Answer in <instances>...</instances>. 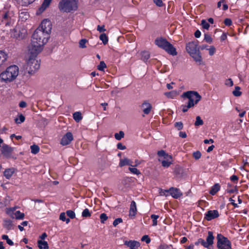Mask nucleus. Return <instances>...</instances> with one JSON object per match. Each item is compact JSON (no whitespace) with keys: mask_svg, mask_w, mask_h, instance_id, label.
<instances>
[{"mask_svg":"<svg viewBox=\"0 0 249 249\" xmlns=\"http://www.w3.org/2000/svg\"><path fill=\"white\" fill-rule=\"evenodd\" d=\"M49 35L36 29L32 35L31 44L28 46L30 53L38 54L42 50V47L47 42Z\"/></svg>","mask_w":249,"mask_h":249,"instance_id":"nucleus-1","label":"nucleus"},{"mask_svg":"<svg viewBox=\"0 0 249 249\" xmlns=\"http://www.w3.org/2000/svg\"><path fill=\"white\" fill-rule=\"evenodd\" d=\"M18 67L15 65H12L2 71L0 74V79L1 81L6 83L14 81L18 75Z\"/></svg>","mask_w":249,"mask_h":249,"instance_id":"nucleus-2","label":"nucleus"},{"mask_svg":"<svg viewBox=\"0 0 249 249\" xmlns=\"http://www.w3.org/2000/svg\"><path fill=\"white\" fill-rule=\"evenodd\" d=\"M28 53L29 56L25 66V71L29 74L32 75L39 69L40 63L36 59V57L38 54H35L33 53H30L29 51Z\"/></svg>","mask_w":249,"mask_h":249,"instance_id":"nucleus-3","label":"nucleus"},{"mask_svg":"<svg viewBox=\"0 0 249 249\" xmlns=\"http://www.w3.org/2000/svg\"><path fill=\"white\" fill-rule=\"evenodd\" d=\"M78 3V0H61L58 7L61 11L69 13L77 10Z\"/></svg>","mask_w":249,"mask_h":249,"instance_id":"nucleus-4","label":"nucleus"},{"mask_svg":"<svg viewBox=\"0 0 249 249\" xmlns=\"http://www.w3.org/2000/svg\"><path fill=\"white\" fill-rule=\"evenodd\" d=\"M155 43L159 47L163 49L168 53L172 55H176L177 53L176 48L166 39L158 38L155 40Z\"/></svg>","mask_w":249,"mask_h":249,"instance_id":"nucleus-5","label":"nucleus"},{"mask_svg":"<svg viewBox=\"0 0 249 249\" xmlns=\"http://www.w3.org/2000/svg\"><path fill=\"white\" fill-rule=\"evenodd\" d=\"M181 97L187 98L189 100L188 103L193 105V107L196 105L201 99V96L198 93L195 91L185 92L182 94Z\"/></svg>","mask_w":249,"mask_h":249,"instance_id":"nucleus-6","label":"nucleus"},{"mask_svg":"<svg viewBox=\"0 0 249 249\" xmlns=\"http://www.w3.org/2000/svg\"><path fill=\"white\" fill-rule=\"evenodd\" d=\"M217 247L218 249H231V242L221 234L217 235Z\"/></svg>","mask_w":249,"mask_h":249,"instance_id":"nucleus-7","label":"nucleus"},{"mask_svg":"<svg viewBox=\"0 0 249 249\" xmlns=\"http://www.w3.org/2000/svg\"><path fill=\"white\" fill-rule=\"evenodd\" d=\"M16 207L8 208L6 209V213L12 218L16 219H23L24 217V213L19 211H16Z\"/></svg>","mask_w":249,"mask_h":249,"instance_id":"nucleus-8","label":"nucleus"},{"mask_svg":"<svg viewBox=\"0 0 249 249\" xmlns=\"http://www.w3.org/2000/svg\"><path fill=\"white\" fill-rule=\"evenodd\" d=\"M37 29L49 35L52 29L51 22L48 19H44Z\"/></svg>","mask_w":249,"mask_h":249,"instance_id":"nucleus-9","label":"nucleus"},{"mask_svg":"<svg viewBox=\"0 0 249 249\" xmlns=\"http://www.w3.org/2000/svg\"><path fill=\"white\" fill-rule=\"evenodd\" d=\"M14 15L12 12L8 11L3 14L2 22L6 26L10 25L14 22Z\"/></svg>","mask_w":249,"mask_h":249,"instance_id":"nucleus-10","label":"nucleus"},{"mask_svg":"<svg viewBox=\"0 0 249 249\" xmlns=\"http://www.w3.org/2000/svg\"><path fill=\"white\" fill-rule=\"evenodd\" d=\"M197 41H192L187 44L186 49L187 52L189 54H192L195 52H196L198 50L197 47L198 46Z\"/></svg>","mask_w":249,"mask_h":249,"instance_id":"nucleus-11","label":"nucleus"},{"mask_svg":"<svg viewBox=\"0 0 249 249\" xmlns=\"http://www.w3.org/2000/svg\"><path fill=\"white\" fill-rule=\"evenodd\" d=\"M73 137L71 132H67L62 138L60 144L63 146L67 145L73 140Z\"/></svg>","mask_w":249,"mask_h":249,"instance_id":"nucleus-12","label":"nucleus"},{"mask_svg":"<svg viewBox=\"0 0 249 249\" xmlns=\"http://www.w3.org/2000/svg\"><path fill=\"white\" fill-rule=\"evenodd\" d=\"M219 215V213L217 210H209L206 213L205 218L208 221H210L218 217Z\"/></svg>","mask_w":249,"mask_h":249,"instance_id":"nucleus-13","label":"nucleus"},{"mask_svg":"<svg viewBox=\"0 0 249 249\" xmlns=\"http://www.w3.org/2000/svg\"><path fill=\"white\" fill-rule=\"evenodd\" d=\"M22 32H21L20 30H18V29H14L12 30L11 32V36L15 37V38H23L25 36V31L23 30H22Z\"/></svg>","mask_w":249,"mask_h":249,"instance_id":"nucleus-14","label":"nucleus"},{"mask_svg":"<svg viewBox=\"0 0 249 249\" xmlns=\"http://www.w3.org/2000/svg\"><path fill=\"white\" fill-rule=\"evenodd\" d=\"M141 107L144 114L146 115L150 113L152 108V105L147 101H144L142 104Z\"/></svg>","mask_w":249,"mask_h":249,"instance_id":"nucleus-15","label":"nucleus"},{"mask_svg":"<svg viewBox=\"0 0 249 249\" xmlns=\"http://www.w3.org/2000/svg\"><path fill=\"white\" fill-rule=\"evenodd\" d=\"M8 57V54L7 53L0 51V68L6 64Z\"/></svg>","mask_w":249,"mask_h":249,"instance_id":"nucleus-16","label":"nucleus"},{"mask_svg":"<svg viewBox=\"0 0 249 249\" xmlns=\"http://www.w3.org/2000/svg\"><path fill=\"white\" fill-rule=\"evenodd\" d=\"M137 210L136 202L134 201H132L129 212V217L131 218H134L137 213Z\"/></svg>","mask_w":249,"mask_h":249,"instance_id":"nucleus-17","label":"nucleus"},{"mask_svg":"<svg viewBox=\"0 0 249 249\" xmlns=\"http://www.w3.org/2000/svg\"><path fill=\"white\" fill-rule=\"evenodd\" d=\"M13 150V148L7 144H3L1 147L2 154L5 156H9Z\"/></svg>","mask_w":249,"mask_h":249,"instance_id":"nucleus-18","label":"nucleus"},{"mask_svg":"<svg viewBox=\"0 0 249 249\" xmlns=\"http://www.w3.org/2000/svg\"><path fill=\"white\" fill-rule=\"evenodd\" d=\"M124 245L129 247L130 249H138L140 246V243L135 240L125 241Z\"/></svg>","mask_w":249,"mask_h":249,"instance_id":"nucleus-19","label":"nucleus"},{"mask_svg":"<svg viewBox=\"0 0 249 249\" xmlns=\"http://www.w3.org/2000/svg\"><path fill=\"white\" fill-rule=\"evenodd\" d=\"M169 193L174 198H178L182 195L180 190L176 188L171 187L169 189Z\"/></svg>","mask_w":249,"mask_h":249,"instance_id":"nucleus-20","label":"nucleus"},{"mask_svg":"<svg viewBox=\"0 0 249 249\" xmlns=\"http://www.w3.org/2000/svg\"><path fill=\"white\" fill-rule=\"evenodd\" d=\"M161 161L162 166L164 167H168L172 163V157L171 156H166V158L163 159H159Z\"/></svg>","mask_w":249,"mask_h":249,"instance_id":"nucleus-21","label":"nucleus"},{"mask_svg":"<svg viewBox=\"0 0 249 249\" xmlns=\"http://www.w3.org/2000/svg\"><path fill=\"white\" fill-rule=\"evenodd\" d=\"M214 236H213L212 231H209L208 236L206 238V241H205V248H209V247L212 245L213 243Z\"/></svg>","mask_w":249,"mask_h":249,"instance_id":"nucleus-22","label":"nucleus"},{"mask_svg":"<svg viewBox=\"0 0 249 249\" xmlns=\"http://www.w3.org/2000/svg\"><path fill=\"white\" fill-rule=\"evenodd\" d=\"M125 165H129L131 167L133 166L132 161L126 158L120 159L119 166L120 167H123Z\"/></svg>","mask_w":249,"mask_h":249,"instance_id":"nucleus-23","label":"nucleus"},{"mask_svg":"<svg viewBox=\"0 0 249 249\" xmlns=\"http://www.w3.org/2000/svg\"><path fill=\"white\" fill-rule=\"evenodd\" d=\"M3 226L8 231L13 229V224L10 219H4Z\"/></svg>","mask_w":249,"mask_h":249,"instance_id":"nucleus-24","label":"nucleus"},{"mask_svg":"<svg viewBox=\"0 0 249 249\" xmlns=\"http://www.w3.org/2000/svg\"><path fill=\"white\" fill-rule=\"evenodd\" d=\"M15 172L14 168H9L6 169L4 172V176L7 179H9Z\"/></svg>","mask_w":249,"mask_h":249,"instance_id":"nucleus-25","label":"nucleus"},{"mask_svg":"<svg viewBox=\"0 0 249 249\" xmlns=\"http://www.w3.org/2000/svg\"><path fill=\"white\" fill-rule=\"evenodd\" d=\"M190 55L194 58L196 62H201L202 60L201 56L200 54L199 50L197 51L196 52H195Z\"/></svg>","mask_w":249,"mask_h":249,"instance_id":"nucleus-26","label":"nucleus"},{"mask_svg":"<svg viewBox=\"0 0 249 249\" xmlns=\"http://www.w3.org/2000/svg\"><path fill=\"white\" fill-rule=\"evenodd\" d=\"M52 0H44L41 7L39 9L40 13L43 12L49 6Z\"/></svg>","mask_w":249,"mask_h":249,"instance_id":"nucleus-27","label":"nucleus"},{"mask_svg":"<svg viewBox=\"0 0 249 249\" xmlns=\"http://www.w3.org/2000/svg\"><path fill=\"white\" fill-rule=\"evenodd\" d=\"M220 186L218 183L215 184L211 189L210 194L212 195H214L219 190Z\"/></svg>","mask_w":249,"mask_h":249,"instance_id":"nucleus-28","label":"nucleus"},{"mask_svg":"<svg viewBox=\"0 0 249 249\" xmlns=\"http://www.w3.org/2000/svg\"><path fill=\"white\" fill-rule=\"evenodd\" d=\"M38 247L40 249H48V245L47 242L38 240L37 242Z\"/></svg>","mask_w":249,"mask_h":249,"instance_id":"nucleus-29","label":"nucleus"},{"mask_svg":"<svg viewBox=\"0 0 249 249\" xmlns=\"http://www.w3.org/2000/svg\"><path fill=\"white\" fill-rule=\"evenodd\" d=\"M73 118L76 122H79L82 119V114L80 112H75L73 114Z\"/></svg>","mask_w":249,"mask_h":249,"instance_id":"nucleus-30","label":"nucleus"},{"mask_svg":"<svg viewBox=\"0 0 249 249\" xmlns=\"http://www.w3.org/2000/svg\"><path fill=\"white\" fill-rule=\"evenodd\" d=\"M142 59L144 61H146L150 57V53L148 52L143 51L141 53Z\"/></svg>","mask_w":249,"mask_h":249,"instance_id":"nucleus-31","label":"nucleus"},{"mask_svg":"<svg viewBox=\"0 0 249 249\" xmlns=\"http://www.w3.org/2000/svg\"><path fill=\"white\" fill-rule=\"evenodd\" d=\"M99 38L101 40H102V41L103 42V43L104 44V45H106L107 43L108 42V37L107 36L103 33V34H102L100 36H99Z\"/></svg>","mask_w":249,"mask_h":249,"instance_id":"nucleus-32","label":"nucleus"},{"mask_svg":"<svg viewBox=\"0 0 249 249\" xmlns=\"http://www.w3.org/2000/svg\"><path fill=\"white\" fill-rule=\"evenodd\" d=\"M31 153L34 154H37L39 151V147L38 145L34 144L31 146Z\"/></svg>","mask_w":249,"mask_h":249,"instance_id":"nucleus-33","label":"nucleus"},{"mask_svg":"<svg viewBox=\"0 0 249 249\" xmlns=\"http://www.w3.org/2000/svg\"><path fill=\"white\" fill-rule=\"evenodd\" d=\"M240 88L238 86H236L235 87V89L232 91V94L235 96H240L242 94V92L240 91Z\"/></svg>","mask_w":249,"mask_h":249,"instance_id":"nucleus-34","label":"nucleus"},{"mask_svg":"<svg viewBox=\"0 0 249 249\" xmlns=\"http://www.w3.org/2000/svg\"><path fill=\"white\" fill-rule=\"evenodd\" d=\"M124 134L122 131H120L118 133H115L114 137L117 140H121L124 137Z\"/></svg>","mask_w":249,"mask_h":249,"instance_id":"nucleus-35","label":"nucleus"},{"mask_svg":"<svg viewBox=\"0 0 249 249\" xmlns=\"http://www.w3.org/2000/svg\"><path fill=\"white\" fill-rule=\"evenodd\" d=\"M18 1L20 3L22 6H27L32 3L34 0H18Z\"/></svg>","mask_w":249,"mask_h":249,"instance_id":"nucleus-36","label":"nucleus"},{"mask_svg":"<svg viewBox=\"0 0 249 249\" xmlns=\"http://www.w3.org/2000/svg\"><path fill=\"white\" fill-rule=\"evenodd\" d=\"M1 238L3 240H5L6 241L7 243L10 245L13 246L14 245L13 242L9 238L8 236L7 235H2Z\"/></svg>","mask_w":249,"mask_h":249,"instance_id":"nucleus-37","label":"nucleus"},{"mask_svg":"<svg viewBox=\"0 0 249 249\" xmlns=\"http://www.w3.org/2000/svg\"><path fill=\"white\" fill-rule=\"evenodd\" d=\"M82 216L84 217H89L91 216V213L87 208L84 210L82 213Z\"/></svg>","mask_w":249,"mask_h":249,"instance_id":"nucleus-38","label":"nucleus"},{"mask_svg":"<svg viewBox=\"0 0 249 249\" xmlns=\"http://www.w3.org/2000/svg\"><path fill=\"white\" fill-rule=\"evenodd\" d=\"M203 124V121L201 119L200 117L198 116L196 117V121L195 123L196 126H199Z\"/></svg>","mask_w":249,"mask_h":249,"instance_id":"nucleus-39","label":"nucleus"},{"mask_svg":"<svg viewBox=\"0 0 249 249\" xmlns=\"http://www.w3.org/2000/svg\"><path fill=\"white\" fill-rule=\"evenodd\" d=\"M159 217L158 215L152 214L151 218L152 219L153 224L152 226H156L157 225V219Z\"/></svg>","mask_w":249,"mask_h":249,"instance_id":"nucleus-40","label":"nucleus"},{"mask_svg":"<svg viewBox=\"0 0 249 249\" xmlns=\"http://www.w3.org/2000/svg\"><path fill=\"white\" fill-rule=\"evenodd\" d=\"M129 170L130 171V172L133 174L139 175L141 174L140 171L138 170L137 168H134V167H130L129 168Z\"/></svg>","mask_w":249,"mask_h":249,"instance_id":"nucleus-41","label":"nucleus"},{"mask_svg":"<svg viewBox=\"0 0 249 249\" xmlns=\"http://www.w3.org/2000/svg\"><path fill=\"white\" fill-rule=\"evenodd\" d=\"M15 121L17 124H20L25 121V117L22 114H20L19 118L15 119Z\"/></svg>","mask_w":249,"mask_h":249,"instance_id":"nucleus-42","label":"nucleus"},{"mask_svg":"<svg viewBox=\"0 0 249 249\" xmlns=\"http://www.w3.org/2000/svg\"><path fill=\"white\" fill-rule=\"evenodd\" d=\"M67 215L71 219H73L75 217V214L73 211L68 210L66 211Z\"/></svg>","mask_w":249,"mask_h":249,"instance_id":"nucleus-43","label":"nucleus"},{"mask_svg":"<svg viewBox=\"0 0 249 249\" xmlns=\"http://www.w3.org/2000/svg\"><path fill=\"white\" fill-rule=\"evenodd\" d=\"M193 105H191L190 104L188 103L187 105H182L181 106V107L182 108V110L183 112H186L188 109L191 107H192Z\"/></svg>","mask_w":249,"mask_h":249,"instance_id":"nucleus-44","label":"nucleus"},{"mask_svg":"<svg viewBox=\"0 0 249 249\" xmlns=\"http://www.w3.org/2000/svg\"><path fill=\"white\" fill-rule=\"evenodd\" d=\"M201 24L203 28L205 29L208 30L210 27L209 24L205 19L201 20Z\"/></svg>","mask_w":249,"mask_h":249,"instance_id":"nucleus-45","label":"nucleus"},{"mask_svg":"<svg viewBox=\"0 0 249 249\" xmlns=\"http://www.w3.org/2000/svg\"><path fill=\"white\" fill-rule=\"evenodd\" d=\"M100 218L101 219V222L102 223H104L105 221L107 219L108 217L106 213H102L100 214Z\"/></svg>","mask_w":249,"mask_h":249,"instance_id":"nucleus-46","label":"nucleus"},{"mask_svg":"<svg viewBox=\"0 0 249 249\" xmlns=\"http://www.w3.org/2000/svg\"><path fill=\"white\" fill-rule=\"evenodd\" d=\"M158 155L159 157H163V159L166 158V156H170L168 154L166 153L164 150H160L158 152Z\"/></svg>","mask_w":249,"mask_h":249,"instance_id":"nucleus-47","label":"nucleus"},{"mask_svg":"<svg viewBox=\"0 0 249 249\" xmlns=\"http://www.w3.org/2000/svg\"><path fill=\"white\" fill-rule=\"evenodd\" d=\"M107 66L104 61H101L99 65L98 66V69L100 71H104V69L106 68Z\"/></svg>","mask_w":249,"mask_h":249,"instance_id":"nucleus-48","label":"nucleus"},{"mask_svg":"<svg viewBox=\"0 0 249 249\" xmlns=\"http://www.w3.org/2000/svg\"><path fill=\"white\" fill-rule=\"evenodd\" d=\"M87 40L86 39H82L79 41V47L81 48H86V43Z\"/></svg>","mask_w":249,"mask_h":249,"instance_id":"nucleus-49","label":"nucleus"},{"mask_svg":"<svg viewBox=\"0 0 249 249\" xmlns=\"http://www.w3.org/2000/svg\"><path fill=\"white\" fill-rule=\"evenodd\" d=\"M164 94L168 97H170V98H173L176 95V92L175 91H172L170 92H166V93H165Z\"/></svg>","mask_w":249,"mask_h":249,"instance_id":"nucleus-50","label":"nucleus"},{"mask_svg":"<svg viewBox=\"0 0 249 249\" xmlns=\"http://www.w3.org/2000/svg\"><path fill=\"white\" fill-rule=\"evenodd\" d=\"M204 40L208 43H211L213 39L211 36L208 34H205Z\"/></svg>","mask_w":249,"mask_h":249,"instance_id":"nucleus-51","label":"nucleus"},{"mask_svg":"<svg viewBox=\"0 0 249 249\" xmlns=\"http://www.w3.org/2000/svg\"><path fill=\"white\" fill-rule=\"evenodd\" d=\"M201 153L198 151H197L196 152H194L193 153V157L194 158L196 159V160H198L201 157Z\"/></svg>","mask_w":249,"mask_h":249,"instance_id":"nucleus-52","label":"nucleus"},{"mask_svg":"<svg viewBox=\"0 0 249 249\" xmlns=\"http://www.w3.org/2000/svg\"><path fill=\"white\" fill-rule=\"evenodd\" d=\"M175 126L178 129L181 130L183 128V124L181 122H176L175 124Z\"/></svg>","mask_w":249,"mask_h":249,"instance_id":"nucleus-53","label":"nucleus"},{"mask_svg":"<svg viewBox=\"0 0 249 249\" xmlns=\"http://www.w3.org/2000/svg\"><path fill=\"white\" fill-rule=\"evenodd\" d=\"M123 220L121 218H118L116 219L113 222V225L114 227H116L119 223H122Z\"/></svg>","mask_w":249,"mask_h":249,"instance_id":"nucleus-54","label":"nucleus"},{"mask_svg":"<svg viewBox=\"0 0 249 249\" xmlns=\"http://www.w3.org/2000/svg\"><path fill=\"white\" fill-rule=\"evenodd\" d=\"M141 240L142 241H145L147 244L149 243L151 241L150 238L147 235L143 236L141 239Z\"/></svg>","mask_w":249,"mask_h":249,"instance_id":"nucleus-55","label":"nucleus"},{"mask_svg":"<svg viewBox=\"0 0 249 249\" xmlns=\"http://www.w3.org/2000/svg\"><path fill=\"white\" fill-rule=\"evenodd\" d=\"M199 244H201L202 246H203L204 247H205V241L204 240L199 238L198 239L197 241L195 243V244L196 245H199Z\"/></svg>","mask_w":249,"mask_h":249,"instance_id":"nucleus-56","label":"nucleus"},{"mask_svg":"<svg viewBox=\"0 0 249 249\" xmlns=\"http://www.w3.org/2000/svg\"><path fill=\"white\" fill-rule=\"evenodd\" d=\"M225 84L226 86H229V87H231L233 85V81H232L231 79V78L227 79L225 81Z\"/></svg>","mask_w":249,"mask_h":249,"instance_id":"nucleus-57","label":"nucleus"},{"mask_svg":"<svg viewBox=\"0 0 249 249\" xmlns=\"http://www.w3.org/2000/svg\"><path fill=\"white\" fill-rule=\"evenodd\" d=\"M154 2L158 6L162 7L163 6L162 0H154Z\"/></svg>","mask_w":249,"mask_h":249,"instance_id":"nucleus-58","label":"nucleus"},{"mask_svg":"<svg viewBox=\"0 0 249 249\" xmlns=\"http://www.w3.org/2000/svg\"><path fill=\"white\" fill-rule=\"evenodd\" d=\"M97 30L100 33L104 32L106 31V29H105L104 25H103L102 26L98 25Z\"/></svg>","mask_w":249,"mask_h":249,"instance_id":"nucleus-59","label":"nucleus"},{"mask_svg":"<svg viewBox=\"0 0 249 249\" xmlns=\"http://www.w3.org/2000/svg\"><path fill=\"white\" fill-rule=\"evenodd\" d=\"M209 54L210 55H213L215 51V49L213 46H211V47L208 49Z\"/></svg>","mask_w":249,"mask_h":249,"instance_id":"nucleus-60","label":"nucleus"},{"mask_svg":"<svg viewBox=\"0 0 249 249\" xmlns=\"http://www.w3.org/2000/svg\"><path fill=\"white\" fill-rule=\"evenodd\" d=\"M231 180L233 182H236L238 180V178L236 175H232L230 178Z\"/></svg>","mask_w":249,"mask_h":249,"instance_id":"nucleus-61","label":"nucleus"},{"mask_svg":"<svg viewBox=\"0 0 249 249\" xmlns=\"http://www.w3.org/2000/svg\"><path fill=\"white\" fill-rule=\"evenodd\" d=\"M232 23V21L230 18H226L224 20V24L227 26H230Z\"/></svg>","mask_w":249,"mask_h":249,"instance_id":"nucleus-62","label":"nucleus"},{"mask_svg":"<svg viewBox=\"0 0 249 249\" xmlns=\"http://www.w3.org/2000/svg\"><path fill=\"white\" fill-rule=\"evenodd\" d=\"M117 148L120 150H124L126 148L125 145H124L122 143H118L117 144Z\"/></svg>","mask_w":249,"mask_h":249,"instance_id":"nucleus-63","label":"nucleus"},{"mask_svg":"<svg viewBox=\"0 0 249 249\" xmlns=\"http://www.w3.org/2000/svg\"><path fill=\"white\" fill-rule=\"evenodd\" d=\"M59 218L61 220L63 221H65V220H66V214L65 213H62L60 214Z\"/></svg>","mask_w":249,"mask_h":249,"instance_id":"nucleus-64","label":"nucleus"}]
</instances>
